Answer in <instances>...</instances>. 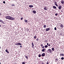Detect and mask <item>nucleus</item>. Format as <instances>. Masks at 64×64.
I'll return each mask as SVG.
<instances>
[{
	"mask_svg": "<svg viewBox=\"0 0 64 64\" xmlns=\"http://www.w3.org/2000/svg\"><path fill=\"white\" fill-rule=\"evenodd\" d=\"M6 19H8V20H15V18L13 17H11L9 16H6Z\"/></svg>",
	"mask_w": 64,
	"mask_h": 64,
	"instance_id": "nucleus-1",
	"label": "nucleus"
},
{
	"mask_svg": "<svg viewBox=\"0 0 64 64\" xmlns=\"http://www.w3.org/2000/svg\"><path fill=\"white\" fill-rule=\"evenodd\" d=\"M58 25H60V27H61V28H63V27L64 26H63V25L61 23H60L59 24H58Z\"/></svg>",
	"mask_w": 64,
	"mask_h": 64,
	"instance_id": "nucleus-2",
	"label": "nucleus"
},
{
	"mask_svg": "<svg viewBox=\"0 0 64 64\" xmlns=\"http://www.w3.org/2000/svg\"><path fill=\"white\" fill-rule=\"evenodd\" d=\"M54 3L55 5L56 6H57V7H58V5H57V2H56V1H55V2H54Z\"/></svg>",
	"mask_w": 64,
	"mask_h": 64,
	"instance_id": "nucleus-3",
	"label": "nucleus"
},
{
	"mask_svg": "<svg viewBox=\"0 0 64 64\" xmlns=\"http://www.w3.org/2000/svg\"><path fill=\"white\" fill-rule=\"evenodd\" d=\"M49 52H50L51 53V52H52V50H51V49H49L48 50V53H49Z\"/></svg>",
	"mask_w": 64,
	"mask_h": 64,
	"instance_id": "nucleus-4",
	"label": "nucleus"
},
{
	"mask_svg": "<svg viewBox=\"0 0 64 64\" xmlns=\"http://www.w3.org/2000/svg\"><path fill=\"white\" fill-rule=\"evenodd\" d=\"M61 3L62 4H64V0H61Z\"/></svg>",
	"mask_w": 64,
	"mask_h": 64,
	"instance_id": "nucleus-5",
	"label": "nucleus"
},
{
	"mask_svg": "<svg viewBox=\"0 0 64 64\" xmlns=\"http://www.w3.org/2000/svg\"><path fill=\"white\" fill-rule=\"evenodd\" d=\"M50 30V28H48L46 29V31H49Z\"/></svg>",
	"mask_w": 64,
	"mask_h": 64,
	"instance_id": "nucleus-6",
	"label": "nucleus"
},
{
	"mask_svg": "<svg viewBox=\"0 0 64 64\" xmlns=\"http://www.w3.org/2000/svg\"><path fill=\"white\" fill-rule=\"evenodd\" d=\"M61 8H62V6H59L58 7L59 9H61Z\"/></svg>",
	"mask_w": 64,
	"mask_h": 64,
	"instance_id": "nucleus-7",
	"label": "nucleus"
},
{
	"mask_svg": "<svg viewBox=\"0 0 64 64\" xmlns=\"http://www.w3.org/2000/svg\"><path fill=\"white\" fill-rule=\"evenodd\" d=\"M45 53H43L42 54V57H44L45 56Z\"/></svg>",
	"mask_w": 64,
	"mask_h": 64,
	"instance_id": "nucleus-8",
	"label": "nucleus"
},
{
	"mask_svg": "<svg viewBox=\"0 0 64 64\" xmlns=\"http://www.w3.org/2000/svg\"><path fill=\"white\" fill-rule=\"evenodd\" d=\"M45 50H46V48H44L42 50V52H45Z\"/></svg>",
	"mask_w": 64,
	"mask_h": 64,
	"instance_id": "nucleus-9",
	"label": "nucleus"
},
{
	"mask_svg": "<svg viewBox=\"0 0 64 64\" xmlns=\"http://www.w3.org/2000/svg\"><path fill=\"white\" fill-rule=\"evenodd\" d=\"M29 6L30 8H32V7H33V6L32 5H30Z\"/></svg>",
	"mask_w": 64,
	"mask_h": 64,
	"instance_id": "nucleus-10",
	"label": "nucleus"
},
{
	"mask_svg": "<svg viewBox=\"0 0 64 64\" xmlns=\"http://www.w3.org/2000/svg\"><path fill=\"white\" fill-rule=\"evenodd\" d=\"M44 10H47V7L46 6H45L44 8Z\"/></svg>",
	"mask_w": 64,
	"mask_h": 64,
	"instance_id": "nucleus-11",
	"label": "nucleus"
},
{
	"mask_svg": "<svg viewBox=\"0 0 64 64\" xmlns=\"http://www.w3.org/2000/svg\"><path fill=\"white\" fill-rule=\"evenodd\" d=\"M32 48H33V47L34 46V44H33V43L32 42Z\"/></svg>",
	"mask_w": 64,
	"mask_h": 64,
	"instance_id": "nucleus-12",
	"label": "nucleus"
},
{
	"mask_svg": "<svg viewBox=\"0 0 64 64\" xmlns=\"http://www.w3.org/2000/svg\"><path fill=\"white\" fill-rule=\"evenodd\" d=\"M58 58H56L55 60V62H57L58 61Z\"/></svg>",
	"mask_w": 64,
	"mask_h": 64,
	"instance_id": "nucleus-13",
	"label": "nucleus"
},
{
	"mask_svg": "<svg viewBox=\"0 0 64 64\" xmlns=\"http://www.w3.org/2000/svg\"><path fill=\"white\" fill-rule=\"evenodd\" d=\"M32 12L34 14H35L36 13V11L34 10L32 11Z\"/></svg>",
	"mask_w": 64,
	"mask_h": 64,
	"instance_id": "nucleus-14",
	"label": "nucleus"
},
{
	"mask_svg": "<svg viewBox=\"0 0 64 64\" xmlns=\"http://www.w3.org/2000/svg\"><path fill=\"white\" fill-rule=\"evenodd\" d=\"M6 52H7V53H8V54H9V52H8V50L6 49Z\"/></svg>",
	"mask_w": 64,
	"mask_h": 64,
	"instance_id": "nucleus-15",
	"label": "nucleus"
},
{
	"mask_svg": "<svg viewBox=\"0 0 64 64\" xmlns=\"http://www.w3.org/2000/svg\"><path fill=\"white\" fill-rule=\"evenodd\" d=\"M48 46H47V45H46L44 46V47L45 48H47L48 47Z\"/></svg>",
	"mask_w": 64,
	"mask_h": 64,
	"instance_id": "nucleus-16",
	"label": "nucleus"
},
{
	"mask_svg": "<svg viewBox=\"0 0 64 64\" xmlns=\"http://www.w3.org/2000/svg\"><path fill=\"white\" fill-rule=\"evenodd\" d=\"M28 22V20H24V22H25V23H27Z\"/></svg>",
	"mask_w": 64,
	"mask_h": 64,
	"instance_id": "nucleus-17",
	"label": "nucleus"
},
{
	"mask_svg": "<svg viewBox=\"0 0 64 64\" xmlns=\"http://www.w3.org/2000/svg\"><path fill=\"white\" fill-rule=\"evenodd\" d=\"M15 45H17V46H18V45H19V43H16L15 44Z\"/></svg>",
	"mask_w": 64,
	"mask_h": 64,
	"instance_id": "nucleus-18",
	"label": "nucleus"
},
{
	"mask_svg": "<svg viewBox=\"0 0 64 64\" xmlns=\"http://www.w3.org/2000/svg\"><path fill=\"white\" fill-rule=\"evenodd\" d=\"M53 8H54V9H56V6H53Z\"/></svg>",
	"mask_w": 64,
	"mask_h": 64,
	"instance_id": "nucleus-19",
	"label": "nucleus"
},
{
	"mask_svg": "<svg viewBox=\"0 0 64 64\" xmlns=\"http://www.w3.org/2000/svg\"><path fill=\"white\" fill-rule=\"evenodd\" d=\"M52 50L53 51H54V48H52Z\"/></svg>",
	"mask_w": 64,
	"mask_h": 64,
	"instance_id": "nucleus-20",
	"label": "nucleus"
},
{
	"mask_svg": "<svg viewBox=\"0 0 64 64\" xmlns=\"http://www.w3.org/2000/svg\"><path fill=\"white\" fill-rule=\"evenodd\" d=\"M0 22H1V23H3V20H0Z\"/></svg>",
	"mask_w": 64,
	"mask_h": 64,
	"instance_id": "nucleus-21",
	"label": "nucleus"
},
{
	"mask_svg": "<svg viewBox=\"0 0 64 64\" xmlns=\"http://www.w3.org/2000/svg\"><path fill=\"white\" fill-rule=\"evenodd\" d=\"M44 43H46L48 42V41H47V40H45L44 41Z\"/></svg>",
	"mask_w": 64,
	"mask_h": 64,
	"instance_id": "nucleus-22",
	"label": "nucleus"
},
{
	"mask_svg": "<svg viewBox=\"0 0 64 64\" xmlns=\"http://www.w3.org/2000/svg\"><path fill=\"white\" fill-rule=\"evenodd\" d=\"M46 27V25H44V28H45Z\"/></svg>",
	"mask_w": 64,
	"mask_h": 64,
	"instance_id": "nucleus-23",
	"label": "nucleus"
},
{
	"mask_svg": "<svg viewBox=\"0 0 64 64\" xmlns=\"http://www.w3.org/2000/svg\"><path fill=\"white\" fill-rule=\"evenodd\" d=\"M25 57L27 59H28V57L27 56H25Z\"/></svg>",
	"mask_w": 64,
	"mask_h": 64,
	"instance_id": "nucleus-24",
	"label": "nucleus"
},
{
	"mask_svg": "<svg viewBox=\"0 0 64 64\" xmlns=\"http://www.w3.org/2000/svg\"><path fill=\"white\" fill-rule=\"evenodd\" d=\"M38 57H41V55L40 54H39V55H38Z\"/></svg>",
	"mask_w": 64,
	"mask_h": 64,
	"instance_id": "nucleus-25",
	"label": "nucleus"
},
{
	"mask_svg": "<svg viewBox=\"0 0 64 64\" xmlns=\"http://www.w3.org/2000/svg\"><path fill=\"white\" fill-rule=\"evenodd\" d=\"M15 6V4H12V6Z\"/></svg>",
	"mask_w": 64,
	"mask_h": 64,
	"instance_id": "nucleus-26",
	"label": "nucleus"
},
{
	"mask_svg": "<svg viewBox=\"0 0 64 64\" xmlns=\"http://www.w3.org/2000/svg\"><path fill=\"white\" fill-rule=\"evenodd\" d=\"M36 38L37 37H36V36H34V39H36Z\"/></svg>",
	"mask_w": 64,
	"mask_h": 64,
	"instance_id": "nucleus-27",
	"label": "nucleus"
},
{
	"mask_svg": "<svg viewBox=\"0 0 64 64\" xmlns=\"http://www.w3.org/2000/svg\"><path fill=\"white\" fill-rule=\"evenodd\" d=\"M40 46L41 47H43V44H40Z\"/></svg>",
	"mask_w": 64,
	"mask_h": 64,
	"instance_id": "nucleus-28",
	"label": "nucleus"
},
{
	"mask_svg": "<svg viewBox=\"0 0 64 64\" xmlns=\"http://www.w3.org/2000/svg\"><path fill=\"white\" fill-rule=\"evenodd\" d=\"M64 59V58L63 57H62L61 58V59H62V60H63Z\"/></svg>",
	"mask_w": 64,
	"mask_h": 64,
	"instance_id": "nucleus-29",
	"label": "nucleus"
},
{
	"mask_svg": "<svg viewBox=\"0 0 64 64\" xmlns=\"http://www.w3.org/2000/svg\"><path fill=\"white\" fill-rule=\"evenodd\" d=\"M36 41H38V40H39V39H38V38L36 39Z\"/></svg>",
	"mask_w": 64,
	"mask_h": 64,
	"instance_id": "nucleus-30",
	"label": "nucleus"
},
{
	"mask_svg": "<svg viewBox=\"0 0 64 64\" xmlns=\"http://www.w3.org/2000/svg\"><path fill=\"white\" fill-rule=\"evenodd\" d=\"M55 30H57V29L55 27L54 28Z\"/></svg>",
	"mask_w": 64,
	"mask_h": 64,
	"instance_id": "nucleus-31",
	"label": "nucleus"
},
{
	"mask_svg": "<svg viewBox=\"0 0 64 64\" xmlns=\"http://www.w3.org/2000/svg\"><path fill=\"white\" fill-rule=\"evenodd\" d=\"M62 54L61 53H60V56H62Z\"/></svg>",
	"mask_w": 64,
	"mask_h": 64,
	"instance_id": "nucleus-32",
	"label": "nucleus"
},
{
	"mask_svg": "<svg viewBox=\"0 0 64 64\" xmlns=\"http://www.w3.org/2000/svg\"><path fill=\"white\" fill-rule=\"evenodd\" d=\"M22 45V44L20 43H19V45Z\"/></svg>",
	"mask_w": 64,
	"mask_h": 64,
	"instance_id": "nucleus-33",
	"label": "nucleus"
},
{
	"mask_svg": "<svg viewBox=\"0 0 64 64\" xmlns=\"http://www.w3.org/2000/svg\"><path fill=\"white\" fill-rule=\"evenodd\" d=\"M56 16H57L58 15V14L56 13L55 14Z\"/></svg>",
	"mask_w": 64,
	"mask_h": 64,
	"instance_id": "nucleus-34",
	"label": "nucleus"
},
{
	"mask_svg": "<svg viewBox=\"0 0 64 64\" xmlns=\"http://www.w3.org/2000/svg\"><path fill=\"white\" fill-rule=\"evenodd\" d=\"M20 20H23V18H21Z\"/></svg>",
	"mask_w": 64,
	"mask_h": 64,
	"instance_id": "nucleus-35",
	"label": "nucleus"
},
{
	"mask_svg": "<svg viewBox=\"0 0 64 64\" xmlns=\"http://www.w3.org/2000/svg\"><path fill=\"white\" fill-rule=\"evenodd\" d=\"M22 64H25V63L24 62H22Z\"/></svg>",
	"mask_w": 64,
	"mask_h": 64,
	"instance_id": "nucleus-36",
	"label": "nucleus"
},
{
	"mask_svg": "<svg viewBox=\"0 0 64 64\" xmlns=\"http://www.w3.org/2000/svg\"><path fill=\"white\" fill-rule=\"evenodd\" d=\"M3 3H4V4H5V1H4L3 2Z\"/></svg>",
	"mask_w": 64,
	"mask_h": 64,
	"instance_id": "nucleus-37",
	"label": "nucleus"
},
{
	"mask_svg": "<svg viewBox=\"0 0 64 64\" xmlns=\"http://www.w3.org/2000/svg\"><path fill=\"white\" fill-rule=\"evenodd\" d=\"M51 46V44H49L48 45V46Z\"/></svg>",
	"mask_w": 64,
	"mask_h": 64,
	"instance_id": "nucleus-38",
	"label": "nucleus"
},
{
	"mask_svg": "<svg viewBox=\"0 0 64 64\" xmlns=\"http://www.w3.org/2000/svg\"><path fill=\"white\" fill-rule=\"evenodd\" d=\"M62 56H64V54H62Z\"/></svg>",
	"mask_w": 64,
	"mask_h": 64,
	"instance_id": "nucleus-39",
	"label": "nucleus"
},
{
	"mask_svg": "<svg viewBox=\"0 0 64 64\" xmlns=\"http://www.w3.org/2000/svg\"><path fill=\"white\" fill-rule=\"evenodd\" d=\"M44 48V46H43V47H42V49H43Z\"/></svg>",
	"mask_w": 64,
	"mask_h": 64,
	"instance_id": "nucleus-40",
	"label": "nucleus"
},
{
	"mask_svg": "<svg viewBox=\"0 0 64 64\" xmlns=\"http://www.w3.org/2000/svg\"><path fill=\"white\" fill-rule=\"evenodd\" d=\"M2 23L3 24H6V23H5V22H2Z\"/></svg>",
	"mask_w": 64,
	"mask_h": 64,
	"instance_id": "nucleus-41",
	"label": "nucleus"
},
{
	"mask_svg": "<svg viewBox=\"0 0 64 64\" xmlns=\"http://www.w3.org/2000/svg\"><path fill=\"white\" fill-rule=\"evenodd\" d=\"M20 47H22V46H20Z\"/></svg>",
	"mask_w": 64,
	"mask_h": 64,
	"instance_id": "nucleus-42",
	"label": "nucleus"
},
{
	"mask_svg": "<svg viewBox=\"0 0 64 64\" xmlns=\"http://www.w3.org/2000/svg\"><path fill=\"white\" fill-rule=\"evenodd\" d=\"M49 64V63L48 62H47L46 64Z\"/></svg>",
	"mask_w": 64,
	"mask_h": 64,
	"instance_id": "nucleus-43",
	"label": "nucleus"
},
{
	"mask_svg": "<svg viewBox=\"0 0 64 64\" xmlns=\"http://www.w3.org/2000/svg\"><path fill=\"white\" fill-rule=\"evenodd\" d=\"M1 16V13L0 12V16Z\"/></svg>",
	"mask_w": 64,
	"mask_h": 64,
	"instance_id": "nucleus-44",
	"label": "nucleus"
},
{
	"mask_svg": "<svg viewBox=\"0 0 64 64\" xmlns=\"http://www.w3.org/2000/svg\"><path fill=\"white\" fill-rule=\"evenodd\" d=\"M48 44H48V43H47V45H48Z\"/></svg>",
	"mask_w": 64,
	"mask_h": 64,
	"instance_id": "nucleus-45",
	"label": "nucleus"
},
{
	"mask_svg": "<svg viewBox=\"0 0 64 64\" xmlns=\"http://www.w3.org/2000/svg\"><path fill=\"white\" fill-rule=\"evenodd\" d=\"M61 12H63V10H61Z\"/></svg>",
	"mask_w": 64,
	"mask_h": 64,
	"instance_id": "nucleus-46",
	"label": "nucleus"
},
{
	"mask_svg": "<svg viewBox=\"0 0 64 64\" xmlns=\"http://www.w3.org/2000/svg\"><path fill=\"white\" fill-rule=\"evenodd\" d=\"M0 27H1V25H0Z\"/></svg>",
	"mask_w": 64,
	"mask_h": 64,
	"instance_id": "nucleus-47",
	"label": "nucleus"
},
{
	"mask_svg": "<svg viewBox=\"0 0 64 64\" xmlns=\"http://www.w3.org/2000/svg\"><path fill=\"white\" fill-rule=\"evenodd\" d=\"M0 64H1V62H0Z\"/></svg>",
	"mask_w": 64,
	"mask_h": 64,
	"instance_id": "nucleus-48",
	"label": "nucleus"
},
{
	"mask_svg": "<svg viewBox=\"0 0 64 64\" xmlns=\"http://www.w3.org/2000/svg\"><path fill=\"white\" fill-rule=\"evenodd\" d=\"M0 49H1V47L0 46Z\"/></svg>",
	"mask_w": 64,
	"mask_h": 64,
	"instance_id": "nucleus-49",
	"label": "nucleus"
},
{
	"mask_svg": "<svg viewBox=\"0 0 64 64\" xmlns=\"http://www.w3.org/2000/svg\"><path fill=\"white\" fill-rule=\"evenodd\" d=\"M42 64H44V63H42Z\"/></svg>",
	"mask_w": 64,
	"mask_h": 64,
	"instance_id": "nucleus-50",
	"label": "nucleus"
},
{
	"mask_svg": "<svg viewBox=\"0 0 64 64\" xmlns=\"http://www.w3.org/2000/svg\"><path fill=\"white\" fill-rule=\"evenodd\" d=\"M58 63H57V64H58Z\"/></svg>",
	"mask_w": 64,
	"mask_h": 64,
	"instance_id": "nucleus-51",
	"label": "nucleus"
}]
</instances>
